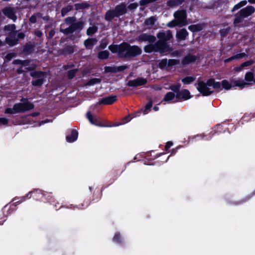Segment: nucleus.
I'll return each mask as SVG.
<instances>
[{
  "instance_id": "ddd939ff",
  "label": "nucleus",
  "mask_w": 255,
  "mask_h": 255,
  "mask_svg": "<svg viewBox=\"0 0 255 255\" xmlns=\"http://www.w3.org/2000/svg\"><path fill=\"white\" fill-rule=\"evenodd\" d=\"M156 37L151 34H148L145 33H142L139 34L137 38V40L139 42H146L147 41L149 43H153L156 41Z\"/></svg>"
},
{
  "instance_id": "e2e57ef3",
  "label": "nucleus",
  "mask_w": 255,
  "mask_h": 255,
  "mask_svg": "<svg viewBox=\"0 0 255 255\" xmlns=\"http://www.w3.org/2000/svg\"><path fill=\"white\" fill-rule=\"evenodd\" d=\"M138 7V4L136 2H133L130 3L127 7V9L128 8L129 10H134Z\"/></svg>"
},
{
  "instance_id": "f03ea898",
  "label": "nucleus",
  "mask_w": 255,
  "mask_h": 255,
  "mask_svg": "<svg viewBox=\"0 0 255 255\" xmlns=\"http://www.w3.org/2000/svg\"><path fill=\"white\" fill-rule=\"evenodd\" d=\"M128 12L127 4L123 2L117 5L114 9L108 10L104 18L107 21H111L115 17H120Z\"/></svg>"
},
{
  "instance_id": "7c9ffc66",
  "label": "nucleus",
  "mask_w": 255,
  "mask_h": 255,
  "mask_svg": "<svg viewBox=\"0 0 255 255\" xmlns=\"http://www.w3.org/2000/svg\"><path fill=\"white\" fill-rule=\"evenodd\" d=\"M207 84L208 86H213L214 89H218L221 87L222 83L216 82L214 78H210L207 80Z\"/></svg>"
},
{
  "instance_id": "37998d69",
  "label": "nucleus",
  "mask_w": 255,
  "mask_h": 255,
  "mask_svg": "<svg viewBox=\"0 0 255 255\" xmlns=\"http://www.w3.org/2000/svg\"><path fill=\"white\" fill-rule=\"evenodd\" d=\"M16 25L14 24H7L4 26L3 30L5 32H11L15 30Z\"/></svg>"
},
{
  "instance_id": "6e6d98bb",
  "label": "nucleus",
  "mask_w": 255,
  "mask_h": 255,
  "mask_svg": "<svg viewBox=\"0 0 255 255\" xmlns=\"http://www.w3.org/2000/svg\"><path fill=\"white\" fill-rule=\"evenodd\" d=\"M77 72L76 69L70 70L67 72V76L69 79H73L76 75Z\"/></svg>"
},
{
  "instance_id": "0eeeda50",
  "label": "nucleus",
  "mask_w": 255,
  "mask_h": 255,
  "mask_svg": "<svg viewBox=\"0 0 255 255\" xmlns=\"http://www.w3.org/2000/svg\"><path fill=\"white\" fill-rule=\"evenodd\" d=\"M233 85L230 83L227 80H223L222 81V87L226 90L231 89L232 87L235 86L239 87L240 89H243L246 85H250V83L245 82L243 80H235L232 81Z\"/></svg>"
},
{
  "instance_id": "4c0bfd02",
  "label": "nucleus",
  "mask_w": 255,
  "mask_h": 255,
  "mask_svg": "<svg viewBox=\"0 0 255 255\" xmlns=\"http://www.w3.org/2000/svg\"><path fill=\"white\" fill-rule=\"evenodd\" d=\"M98 28L97 26H90L87 30L86 33L89 36H91L98 31Z\"/></svg>"
},
{
  "instance_id": "f8f14e48",
  "label": "nucleus",
  "mask_w": 255,
  "mask_h": 255,
  "mask_svg": "<svg viewBox=\"0 0 255 255\" xmlns=\"http://www.w3.org/2000/svg\"><path fill=\"white\" fill-rule=\"evenodd\" d=\"M124 42L120 44H111L109 46V49L113 53H118L119 56L122 58L123 54Z\"/></svg>"
},
{
  "instance_id": "4be33fe9",
  "label": "nucleus",
  "mask_w": 255,
  "mask_h": 255,
  "mask_svg": "<svg viewBox=\"0 0 255 255\" xmlns=\"http://www.w3.org/2000/svg\"><path fill=\"white\" fill-rule=\"evenodd\" d=\"M188 32L187 30L183 28L178 31L176 33V38L179 41L184 40L188 36Z\"/></svg>"
},
{
  "instance_id": "a878e982",
  "label": "nucleus",
  "mask_w": 255,
  "mask_h": 255,
  "mask_svg": "<svg viewBox=\"0 0 255 255\" xmlns=\"http://www.w3.org/2000/svg\"><path fill=\"white\" fill-rule=\"evenodd\" d=\"M35 47V45L34 43L29 44L27 43L23 46V52L27 54H31L34 52Z\"/></svg>"
},
{
  "instance_id": "09e8293b",
  "label": "nucleus",
  "mask_w": 255,
  "mask_h": 255,
  "mask_svg": "<svg viewBox=\"0 0 255 255\" xmlns=\"http://www.w3.org/2000/svg\"><path fill=\"white\" fill-rule=\"evenodd\" d=\"M152 100L151 98H149L148 102L145 106V109L144 111V114H147L148 111H150L151 107H152Z\"/></svg>"
},
{
  "instance_id": "5fc2aeb1",
  "label": "nucleus",
  "mask_w": 255,
  "mask_h": 255,
  "mask_svg": "<svg viewBox=\"0 0 255 255\" xmlns=\"http://www.w3.org/2000/svg\"><path fill=\"white\" fill-rule=\"evenodd\" d=\"M179 24H180V23L176 19H173L169 22L167 25L169 27L173 28L178 25Z\"/></svg>"
},
{
  "instance_id": "473e14b6",
  "label": "nucleus",
  "mask_w": 255,
  "mask_h": 255,
  "mask_svg": "<svg viewBox=\"0 0 255 255\" xmlns=\"http://www.w3.org/2000/svg\"><path fill=\"white\" fill-rule=\"evenodd\" d=\"M184 2V0H168L166 2L168 6L173 7L181 4Z\"/></svg>"
},
{
  "instance_id": "bf43d9fd",
  "label": "nucleus",
  "mask_w": 255,
  "mask_h": 255,
  "mask_svg": "<svg viewBox=\"0 0 255 255\" xmlns=\"http://www.w3.org/2000/svg\"><path fill=\"white\" fill-rule=\"evenodd\" d=\"M254 63V61L252 59H251V60H249L248 61H245V62L242 63L241 64H242V67L244 68L246 67L251 66L252 64H253Z\"/></svg>"
},
{
  "instance_id": "2eb2a0df",
  "label": "nucleus",
  "mask_w": 255,
  "mask_h": 255,
  "mask_svg": "<svg viewBox=\"0 0 255 255\" xmlns=\"http://www.w3.org/2000/svg\"><path fill=\"white\" fill-rule=\"evenodd\" d=\"M2 12L5 16L8 18L15 21L17 19V16L15 14V12L13 7H5L2 9Z\"/></svg>"
},
{
  "instance_id": "ea45409f",
  "label": "nucleus",
  "mask_w": 255,
  "mask_h": 255,
  "mask_svg": "<svg viewBox=\"0 0 255 255\" xmlns=\"http://www.w3.org/2000/svg\"><path fill=\"white\" fill-rule=\"evenodd\" d=\"M73 9V6L72 5H68L67 6L63 7L61 10L62 16H64L67 13L71 11Z\"/></svg>"
},
{
  "instance_id": "dca6fc26",
  "label": "nucleus",
  "mask_w": 255,
  "mask_h": 255,
  "mask_svg": "<svg viewBox=\"0 0 255 255\" xmlns=\"http://www.w3.org/2000/svg\"><path fill=\"white\" fill-rule=\"evenodd\" d=\"M44 194L42 191L38 189H34V190L29 192L26 197L28 198H30L32 197L34 199L36 200H41L44 197Z\"/></svg>"
},
{
  "instance_id": "20e7f679",
  "label": "nucleus",
  "mask_w": 255,
  "mask_h": 255,
  "mask_svg": "<svg viewBox=\"0 0 255 255\" xmlns=\"http://www.w3.org/2000/svg\"><path fill=\"white\" fill-rule=\"evenodd\" d=\"M123 54L122 58L127 59L139 55L142 53L140 47L137 45H130L127 42H124Z\"/></svg>"
},
{
  "instance_id": "aec40b11",
  "label": "nucleus",
  "mask_w": 255,
  "mask_h": 255,
  "mask_svg": "<svg viewBox=\"0 0 255 255\" xmlns=\"http://www.w3.org/2000/svg\"><path fill=\"white\" fill-rule=\"evenodd\" d=\"M174 16L180 24L186 19V11L184 10H177L174 13Z\"/></svg>"
},
{
  "instance_id": "4d7b16f0",
  "label": "nucleus",
  "mask_w": 255,
  "mask_h": 255,
  "mask_svg": "<svg viewBox=\"0 0 255 255\" xmlns=\"http://www.w3.org/2000/svg\"><path fill=\"white\" fill-rule=\"evenodd\" d=\"M179 61L176 59H171L167 61L168 67L174 66L178 64Z\"/></svg>"
},
{
  "instance_id": "f3484780",
  "label": "nucleus",
  "mask_w": 255,
  "mask_h": 255,
  "mask_svg": "<svg viewBox=\"0 0 255 255\" xmlns=\"http://www.w3.org/2000/svg\"><path fill=\"white\" fill-rule=\"evenodd\" d=\"M87 118L88 119L91 124L96 125L98 127H111V126H106L103 125L100 121H99L96 117L94 118L92 116L91 112L89 111L86 114Z\"/></svg>"
},
{
  "instance_id": "6e6552de",
  "label": "nucleus",
  "mask_w": 255,
  "mask_h": 255,
  "mask_svg": "<svg viewBox=\"0 0 255 255\" xmlns=\"http://www.w3.org/2000/svg\"><path fill=\"white\" fill-rule=\"evenodd\" d=\"M84 24L85 23L83 21H79L76 22L75 24L70 25L66 28H61L60 31L67 35L73 33L77 30L80 31L83 28Z\"/></svg>"
},
{
  "instance_id": "864d4df0",
  "label": "nucleus",
  "mask_w": 255,
  "mask_h": 255,
  "mask_svg": "<svg viewBox=\"0 0 255 255\" xmlns=\"http://www.w3.org/2000/svg\"><path fill=\"white\" fill-rule=\"evenodd\" d=\"M104 69L105 73H116V66H105Z\"/></svg>"
},
{
  "instance_id": "338daca9",
  "label": "nucleus",
  "mask_w": 255,
  "mask_h": 255,
  "mask_svg": "<svg viewBox=\"0 0 255 255\" xmlns=\"http://www.w3.org/2000/svg\"><path fill=\"white\" fill-rule=\"evenodd\" d=\"M4 113L6 114H15V112L13 110V108H7L5 109Z\"/></svg>"
},
{
  "instance_id": "f704fd0d",
  "label": "nucleus",
  "mask_w": 255,
  "mask_h": 255,
  "mask_svg": "<svg viewBox=\"0 0 255 255\" xmlns=\"http://www.w3.org/2000/svg\"><path fill=\"white\" fill-rule=\"evenodd\" d=\"M97 41V40L96 38H88L84 41V45L87 48H88L89 47L93 46Z\"/></svg>"
},
{
  "instance_id": "a18cd8bd",
  "label": "nucleus",
  "mask_w": 255,
  "mask_h": 255,
  "mask_svg": "<svg viewBox=\"0 0 255 255\" xmlns=\"http://www.w3.org/2000/svg\"><path fill=\"white\" fill-rule=\"evenodd\" d=\"M6 43L10 46H13L16 45L18 43V38H5Z\"/></svg>"
},
{
  "instance_id": "3c124183",
  "label": "nucleus",
  "mask_w": 255,
  "mask_h": 255,
  "mask_svg": "<svg viewBox=\"0 0 255 255\" xmlns=\"http://www.w3.org/2000/svg\"><path fill=\"white\" fill-rule=\"evenodd\" d=\"M156 19L153 16H151L148 18L146 19L144 21V24L145 25H153L154 24Z\"/></svg>"
},
{
  "instance_id": "f257e3e1",
  "label": "nucleus",
  "mask_w": 255,
  "mask_h": 255,
  "mask_svg": "<svg viewBox=\"0 0 255 255\" xmlns=\"http://www.w3.org/2000/svg\"><path fill=\"white\" fill-rule=\"evenodd\" d=\"M156 36L158 40L155 42L165 52H170L172 51V48L167 42L169 41L173 37L171 30H168L166 32L160 31L157 34Z\"/></svg>"
},
{
  "instance_id": "2f4dec72",
  "label": "nucleus",
  "mask_w": 255,
  "mask_h": 255,
  "mask_svg": "<svg viewBox=\"0 0 255 255\" xmlns=\"http://www.w3.org/2000/svg\"><path fill=\"white\" fill-rule=\"evenodd\" d=\"M181 87V84L178 83L177 84H172L170 86L169 89L176 93V98H179V92Z\"/></svg>"
},
{
  "instance_id": "13d9d810",
  "label": "nucleus",
  "mask_w": 255,
  "mask_h": 255,
  "mask_svg": "<svg viewBox=\"0 0 255 255\" xmlns=\"http://www.w3.org/2000/svg\"><path fill=\"white\" fill-rule=\"evenodd\" d=\"M37 67V65L34 64V63H32L31 64H30L29 65H28V66H26L25 67V69L27 70V71H33L34 70H35Z\"/></svg>"
},
{
  "instance_id": "c03bdc74",
  "label": "nucleus",
  "mask_w": 255,
  "mask_h": 255,
  "mask_svg": "<svg viewBox=\"0 0 255 255\" xmlns=\"http://www.w3.org/2000/svg\"><path fill=\"white\" fill-rule=\"evenodd\" d=\"M139 114H140V112H137L134 113L133 115L132 116V117L131 118H130V116H131L130 115H128V116H126L123 120V124L127 123L128 122H129L132 118L135 117L137 116H139Z\"/></svg>"
},
{
  "instance_id": "79ce46f5",
  "label": "nucleus",
  "mask_w": 255,
  "mask_h": 255,
  "mask_svg": "<svg viewBox=\"0 0 255 255\" xmlns=\"http://www.w3.org/2000/svg\"><path fill=\"white\" fill-rule=\"evenodd\" d=\"M195 80V77L194 76H186L182 79V82L184 84H190Z\"/></svg>"
},
{
  "instance_id": "39448f33",
  "label": "nucleus",
  "mask_w": 255,
  "mask_h": 255,
  "mask_svg": "<svg viewBox=\"0 0 255 255\" xmlns=\"http://www.w3.org/2000/svg\"><path fill=\"white\" fill-rule=\"evenodd\" d=\"M26 100L24 103L15 104L13 106V110L15 113H24L34 109V105L32 103L28 101L27 99H22L21 101Z\"/></svg>"
},
{
  "instance_id": "c85d7f7f",
  "label": "nucleus",
  "mask_w": 255,
  "mask_h": 255,
  "mask_svg": "<svg viewBox=\"0 0 255 255\" xmlns=\"http://www.w3.org/2000/svg\"><path fill=\"white\" fill-rule=\"evenodd\" d=\"M191 98L190 93L187 89H184L179 92V98L178 99L187 100Z\"/></svg>"
},
{
  "instance_id": "412c9836",
  "label": "nucleus",
  "mask_w": 255,
  "mask_h": 255,
  "mask_svg": "<svg viewBox=\"0 0 255 255\" xmlns=\"http://www.w3.org/2000/svg\"><path fill=\"white\" fill-rule=\"evenodd\" d=\"M75 45L65 44L62 49V53L64 55L73 54L75 51Z\"/></svg>"
},
{
  "instance_id": "e433bc0d",
  "label": "nucleus",
  "mask_w": 255,
  "mask_h": 255,
  "mask_svg": "<svg viewBox=\"0 0 255 255\" xmlns=\"http://www.w3.org/2000/svg\"><path fill=\"white\" fill-rule=\"evenodd\" d=\"M175 97L176 95H175V94L173 92H167L163 98V101L167 102H170L171 100H173Z\"/></svg>"
},
{
  "instance_id": "49530a36",
  "label": "nucleus",
  "mask_w": 255,
  "mask_h": 255,
  "mask_svg": "<svg viewBox=\"0 0 255 255\" xmlns=\"http://www.w3.org/2000/svg\"><path fill=\"white\" fill-rule=\"evenodd\" d=\"M76 17L75 16H69L65 19V22L67 24L73 25L75 24Z\"/></svg>"
},
{
  "instance_id": "c9c22d12",
  "label": "nucleus",
  "mask_w": 255,
  "mask_h": 255,
  "mask_svg": "<svg viewBox=\"0 0 255 255\" xmlns=\"http://www.w3.org/2000/svg\"><path fill=\"white\" fill-rule=\"evenodd\" d=\"M109 55L110 53L108 50L101 51L98 53V58L101 60H105L108 59Z\"/></svg>"
},
{
  "instance_id": "a211bd4d",
  "label": "nucleus",
  "mask_w": 255,
  "mask_h": 255,
  "mask_svg": "<svg viewBox=\"0 0 255 255\" xmlns=\"http://www.w3.org/2000/svg\"><path fill=\"white\" fill-rule=\"evenodd\" d=\"M117 100V96H109L101 99L99 101V104L100 105H110L114 104Z\"/></svg>"
},
{
  "instance_id": "9d476101",
  "label": "nucleus",
  "mask_w": 255,
  "mask_h": 255,
  "mask_svg": "<svg viewBox=\"0 0 255 255\" xmlns=\"http://www.w3.org/2000/svg\"><path fill=\"white\" fill-rule=\"evenodd\" d=\"M197 90L202 94L203 96H209L213 93V91H210V89L207 87V82L205 83L203 81H199L197 83Z\"/></svg>"
},
{
  "instance_id": "393cba45",
  "label": "nucleus",
  "mask_w": 255,
  "mask_h": 255,
  "mask_svg": "<svg viewBox=\"0 0 255 255\" xmlns=\"http://www.w3.org/2000/svg\"><path fill=\"white\" fill-rule=\"evenodd\" d=\"M255 196V190H254L250 194L246 196L245 198H243L242 199H241L238 201L233 202V204L236 205L242 204L249 201L251 199H252Z\"/></svg>"
},
{
  "instance_id": "680f3d73",
  "label": "nucleus",
  "mask_w": 255,
  "mask_h": 255,
  "mask_svg": "<svg viewBox=\"0 0 255 255\" xmlns=\"http://www.w3.org/2000/svg\"><path fill=\"white\" fill-rule=\"evenodd\" d=\"M15 56V53H13V52H10V53H7L5 58L6 59V60L8 61H10L14 56Z\"/></svg>"
},
{
  "instance_id": "a19ab883",
  "label": "nucleus",
  "mask_w": 255,
  "mask_h": 255,
  "mask_svg": "<svg viewBox=\"0 0 255 255\" xmlns=\"http://www.w3.org/2000/svg\"><path fill=\"white\" fill-rule=\"evenodd\" d=\"M44 82V78H37L35 80L31 81V84L33 86L40 87L42 86Z\"/></svg>"
},
{
  "instance_id": "cd10ccee",
  "label": "nucleus",
  "mask_w": 255,
  "mask_h": 255,
  "mask_svg": "<svg viewBox=\"0 0 255 255\" xmlns=\"http://www.w3.org/2000/svg\"><path fill=\"white\" fill-rule=\"evenodd\" d=\"M74 6L76 10H80L89 8L90 7V4L87 1H84L81 3H75Z\"/></svg>"
},
{
  "instance_id": "72a5a7b5",
  "label": "nucleus",
  "mask_w": 255,
  "mask_h": 255,
  "mask_svg": "<svg viewBox=\"0 0 255 255\" xmlns=\"http://www.w3.org/2000/svg\"><path fill=\"white\" fill-rule=\"evenodd\" d=\"M31 61L30 59H26L24 60L20 59H15L13 61L12 63L16 65H21V66H27L29 65L30 62Z\"/></svg>"
},
{
  "instance_id": "6ab92c4d",
  "label": "nucleus",
  "mask_w": 255,
  "mask_h": 255,
  "mask_svg": "<svg viewBox=\"0 0 255 255\" xmlns=\"http://www.w3.org/2000/svg\"><path fill=\"white\" fill-rule=\"evenodd\" d=\"M197 59V56L188 54L183 58L181 63L183 65H187L194 63Z\"/></svg>"
},
{
  "instance_id": "58836bf2",
  "label": "nucleus",
  "mask_w": 255,
  "mask_h": 255,
  "mask_svg": "<svg viewBox=\"0 0 255 255\" xmlns=\"http://www.w3.org/2000/svg\"><path fill=\"white\" fill-rule=\"evenodd\" d=\"M254 74L252 72H247L245 76V80L248 82H254Z\"/></svg>"
},
{
  "instance_id": "de8ad7c7",
  "label": "nucleus",
  "mask_w": 255,
  "mask_h": 255,
  "mask_svg": "<svg viewBox=\"0 0 255 255\" xmlns=\"http://www.w3.org/2000/svg\"><path fill=\"white\" fill-rule=\"evenodd\" d=\"M42 16V14L40 12H37L36 14H34L32 15L29 18V21L31 23H35L37 21V17H40Z\"/></svg>"
},
{
  "instance_id": "b1692460",
  "label": "nucleus",
  "mask_w": 255,
  "mask_h": 255,
  "mask_svg": "<svg viewBox=\"0 0 255 255\" xmlns=\"http://www.w3.org/2000/svg\"><path fill=\"white\" fill-rule=\"evenodd\" d=\"M78 136V132L76 129H72L70 135H67L66 139L68 142H73L76 141Z\"/></svg>"
},
{
  "instance_id": "774afa93",
  "label": "nucleus",
  "mask_w": 255,
  "mask_h": 255,
  "mask_svg": "<svg viewBox=\"0 0 255 255\" xmlns=\"http://www.w3.org/2000/svg\"><path fill=\"white\" fill-rule=\"evenodd\" d=\"M8 123V120L5 118H0V124L6 125Z\"/></svg>"
},
{
  "instance_id": "bb28decb",
  "label": "nucleus",
  "mask_w": 255,
  "mask_h": 255,
  "mask_svg": "<svg viewBox=\"0 0 255 255\" xmlns=\"http://www.w3.org/2000/svg\"><path fill=\"white\" fill-rule=\"evenodd\" d=\"M204 28L203 24H192L188 26V29L192 32H198L202 30Z\"/></svg>"
},
{
  "instance_id": "603ef678",
  "label": "nucleus",
  "mask_w": 255,
  "mask_h": 255,
  "mask_svg": "<svg viewBox=\"0 0 255 255\" xmlns=\"http://www.w3.org/2000/svg\"><path fill=\"white\" fill-rule=\"evenodd\" d=\"M101 81V80L99 78H92L88 81L87 85L89 86L94 85L95 84L100 83Z\"/></svg>"
},
{
  "instance_id": "69168bd1",
  "label": "nucleus",
  "mask_w": 255,
  "mask_h": 255,
  "mask_svg": "<svg viewBox=\"0 0 255 255\" xmlns=\"http://www.w3.org/2000/svg\"><path fill=\"white\" fill-rule=\"evenodd\" d=\"M17 33V31L15 30L14 31H12L11 32H8V35L9 37H6L7 38H16V36Z\"/></svg>"
},
{
  "instance_id": "c756f323",
  "label": "nucleus",
  "mask_w": 255,
  "mask_h": 255,
  "mask_svg": "<svg viewBox=\"0 0 255 255\" xmlns=\"http://www.w3.org/2000/svg\"><path fill=\"white\" fill-rule=\"evenodd\" d=\"M46 73L41 71H34L30 73V76L33 78H45Z\"/></svg>"
},
{
  "instance_id": "7ed1b4c3",
  "label": "nucleus",
  "mask_w": 255,
  "mask_h": 255,
  "mask_svg": "<svg viewBox=\"0 0 255 255\" xmlns=\"http://www.w3.org/2000/svg\"><path fill=\"white\" fill-rule=\"evenodd\" d=\"M255 12V8L252 5H248L241 9L235 14L233 24L236 25L242 23L244 18L252 15Z\"/></svg>"
},
{
  "instance_id": "8fccbe9b",
  "label": "nucleus",
  "mask_w": 255,
  "mask_h": 255,
  "mask_svg": "<svg viewBox=\"0 0 255 255\" xmlns=\"http://www.w3.org/2000/svg\"><path fill=\"white\" fill-rule=\"evenodd\" d=\"M158 67L161 69H164L168 67L167 59L166 58L163 59L158 63Z\"/></svg>"
},
{
  "instance_id": "052dcab7",
  "label": "nucleus",
  "mask_w": 255,
  "mask_h": 255,
  "mask_svg": "<svg viewBox=\"0 0 255 255\" xmlns=\"http://www.w3.org/2000/svg\"><path fill=\"white\" fill-rule=\"evenodd\" d=\"M127 68H128V66H127L126 65L119 66H118V67L116 66V73L119 72L124 71V70H125Z\"/></svg>"
},
{
  "instance_id": "423d86ee",
  "label": "nucleus",
  "mask_w": 255,
  "mask_h": 255,
  "mask_svg": "<svg viewBox=\"0 0 255 255\" xmlns=\"http://www.w3.org/2000/svg\"><path fill=\"white\" fill-rule=\"evenodd\" d=\"M225 130H223V126L221 125H217L213 128L212 130L207 135L202 133L200 134H197L193 138L196 139L199 138L201 139L209 140H210L215 134H219L222 132H224Z\"/></svg>"
},
{
  "instance_id": "9b49d317",
  "label": "nucleus",
  "mask_w": 255,
  "mask_h": 255,
  "mask_svg": "<svg viewBox=\"0 0 255 255\" xmlns=\"http://www.w3.org/2000/svg\"><path fill=\"white\" fill-rule=\"evenodd\" d=\"M143 50L145 53H151L153 52H159L161 54L165 53L156 42L153 43H149L144 46Z\"/></svg>"
},
{
  "instance_id": "0e129e2a",
  "label": "nucleus",
  "mask_w": 255,
  "mask_h": 255,
  "mask_svg": "<svg viewBox=\"0 0 255 255\" xmlns=\"http://www.w3.org/2000/svg\"><path fill=\"white\" fill-rule=\"evenodd\" d=\"M90 204V202L89 200L85 201H84L83 203H81V207L80 208V209H85L86 208L88 207L89 205Z\"/></svg>"
},
{
  "instance_id": "5701e85b",
  "label": "nucleus",
  "mask_w": 255,
  "mask_h": 255,
  "mask_svg": "<svg viewBox=\"0 0 255 255\" xmlns=\"http://www.w3.org/2000/svg\"><path fill=\"white\" fill-rule=\"evenodd\" d=\"M113 241L122 247H125V244L121 234L119 232H116L113 238Z\"/></svg>"
},
{
  "instance_id": "1a4fd4ad",
  "label": "nucleus",
  "mask_w": 255,
  "mask_h": 255,
  "mask_svg": "<svg viewBox=\"0 0 255 255\" xmlns=\"http://www.w3.org/2000/svg\"><path fill=\"white\" fill-rule=\"evenodd\" d=\"M27 198L26 196H23L21 197V200H19L18 198H14L13 200L14 202L10 205H6L2 208V212L4 216H6L9 214L12 213V212L15 210V207L20 204L23 201H24Z\"/></svg>"
},
{
  "instance_id": "4468645a",
  "label": "nucleus",
  "mask_w": 255,
  "mask_h": 255,
  "mask_svg": "<svg viewBox=\"0 0 255 255\" xmlns=\"http://www.w3.org/2000/svg\"><path fill=\"white\" fill-rule=\"evenodd\" d=\"M147 81L146 79L142 77H138L135 79L128 81L127 83V86L129 87H136L144 85L147 83Z\"/></svg>"
}]
</instances>
